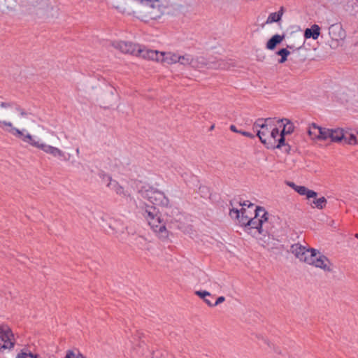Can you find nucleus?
<instances>
[{
	"label": "nucleus",
	"mask_w": 358,
	"mask_h": 358,
	"mask_svg": "<svg viewBox=\"0 0 358 358\" xmlns=\"http://www.w3.org/2000/svg\"><path fill=\"white\" fill-rule=\"evenodd\" d=\"M0 128L27 145L50 157L64 161L70 159L71 155H66L58 146L62 135L52 134V140L43 141L34 134V131H42L43 127L36 124L29 113L11 103H0Z\"/></svg>",
	"instance_id": "nucleus-1"
},
{
	"label": "nucleus",
	"mask_w": 358,
	"mask_h": 358,
	"mask_svg": "<svg viewBox=\"0 0 358 358\" xmlns=\"http://www.w3.org/2000/svg\"><path fill=\"white\" fill-rule=\"evenodd\" d=\"M148 202H143L140 208L144 219L153 232L161 239H166L169 236V224L174 221L171 217L178 210L169 209L164 215L159 213L155 206H166L169 199L165 194L157 189H151L146 192Z\"/></svg>",
	"instance_id": "nucleus-2"
},
{
	"label": "nucleus",
	"mask_w": 358,
	"mask_h": 358,
	"mask_svg": "<svg viewBox=\"0 0 358 358\" xmlns=\"http://www.w3.org/2000/svg\"><path fill=\"white\" fill-rule=\"evenodd\" d=\"M257 136L261 142L268 148H280L285 145V138L280 136L276 125V118H266L259 120L255 124Z\"/></svg>",
	"instance_id": "nucleus-3"
},
{
	"label": "nucleus",
	"mask_w": 358,
	"mask_h": 358,
	"mask_svg": "<svg viewBox=\"0 0 358 358\" xmlns=\"http://www.w3.org/2000/svg\"><path fill=\"white\" fill-rule=\"evenodd\" d=\"M240 209L233 208L230 210L229 215L232 219L236 220L241 226L247 227L249 220L255 215L257 207L252 203L244 202L241 204Z\"/></svg>",
	"instance_id": "nucleus-4"
},
{
	"label": "nucleus",
	"mask_w": 358,
	"mask_h": 358,
	"mask_svg": "<svg viewBox=\"0 0 358 358\" xmlns=\"http://www.w3.org/2000/svg\"><path fill=\"white\" fill-rule=\"evenodd\" d=\"M289 252L301 263L311 266L313 264V249L295 243L291 245Z\"/></svg>",
	"instance_id": "nucleus-5"
},
{
	"label": "nucleus",
	"mask_w": 358,
	"mask_h": 358,
	"mask_svg": "<svg viewBox=\"0 0 358 358\" xmlns=\"http://www.w3.org/2000/svg\"><path fill=\"white\" fill-rule=\"evenodd\" d=\"M268 213L264 208L257 207V211L252 218L249 220L248 227L252 229H257L259 234L263 233V227L268 222Z\"/></svg>",
	"instance_id": "nucleus-6"
},
{
	"label": "nucleus",
	"mask_w": 358,
	"mask_h": 358,
	"mask_svg": "<svg viewBox=\"0 0 358 358\" xmlns=\"http://www.w3.org/2000/svg\"><path fill=\"white\" fill-rule=\"evenodd\" d=\"M20 6L24 8H34V9L48 12L53 8L50 0H20Z\"/></svg>",
	"instance_id": "nucleus-7"
},
{
	"label": "nucleus",
	"mask_w": 358,
	"mask_h": 358,
	"mask_svg": "<svg viewBox=\"0 0 358 358\" xmlns=\"http://www.w3.org/2000/svg\"><path fill=\"white\" fill-rule=\"evenodd\" d=\"M315 267L322 269L325 273H333L334 266L331 261L325 255L315 250Z\"/></svg>",
	"instance_id": "nucleus-8"
},
{
	"label": "nucleus",
	"mask_w": 358,
	"mask_h": 358,
	"mask_svg": "<svg viewBox=\"0 0 358 358\" xmlns=\"http://www.w3.org/2000/svg\"><path fill=\"white\" fill-rule=\"evenodd\" d=\"M0 343L4 349H10L14 345V336L7 326H0Z\"/></svg>",
	"instance_id": "nucleus-9"
},
{
	"label": "nucleus",
	"mask_w": 358,
	"mask_h": 358,
	"mask_svg": "<svg viewBox=\"0 0 358 358\" xmlns=\"http://www.w3.org/2000/svg\"><path fill=\"white\" fill-rule=\"evenodd\" d=\"M113 46L124 54H130L136 57L138 48H141V46L132 43L122 41H114L113 43Z\"/></svg>",
	"instance_id": "nucleus-10"
},
{
	"label": "nucleus",
	"mask_w": 358,
	"mask_h": 358,
	"mask_svg": "<svg viewBox=\"0 0 358 358\" xmlns=\"http://www.w3.org/2000/svg\"><path fill=\"white\" fill-rule=\"evenodd\" d=\"M200 59L203 60V58L194 57L190 54L178 55V63L183 66H191L194 68H199L206 64L204 61L200 62Z\"/></svg>",
	"instance_id": "nucleus-11"
},
{
	"label": "nucleus",
	"mask_w": 358,
	"mask_h": 358,
	"mask_svg": "<svg viewBox=\"0 0 358 358\" xmlns=\"http://www.w3.org/2000/svg\"><path fill=\"white\" fill-rule=\"evenodd\" d=\"M162 52H159L157 50L142 48L141 47L140 48H138L137 57L160 63L161 57L162 56Z\"/></svg>",
	"instance_id": "nucleus-12"
},
{
	"label": "nucleus",
	"mask_w": 358,
	"mask_h": 358,
	"mask_svg": "<svg viewBox=\"0 0 358 358\" xmlns=\"http://www.w3.org/2000/svg\"><path fill=\"white\" fill-rule=\"evenodd\" d=\"M276 125L278 126L279 127H283L280 133V136H283L284 138L285 135H289L292 134L294 131V124L290 120L287 118H276Z\"/></svg>",
	"instance_id": "nucleus-13"
},
{
	"label": "nucleus",
	"mask_w": 358,
	"mask_h": 358,
	"mask_svg": "<svg viewBox=\"0 0 358 358\" xmlns=\"http://www.w3.org/2000/svg\"><path fill=\"white\" fill-rule=\"evenodd\" d=\"M107 187L122 197L126 198L130 196L128 191L126 190L117 181L113 180L110 177H108Z\"/></svg>",
	"instance_id": "nucleus-14"
},
{
	"label": "nucleus",
	"mask_w": 358,
	"mask_h": 358,
	"mask_svg": "<svg viewBox=\"0 0 358 358\" xmlns=\"http://www.w3.org/2000/svg\"><path fill=\"white\" fill-rule=\"evenodd\" d=\"M285 184L292 188L301 196H305L306 199H309L313 197V191L308 189L305 186L297 185L292 181H286Z\"/></svg>",
	"instance_id": "nucleus-15"
},
{
	"label": "nucleus",
	"mask_w": 358,
	"mask_h": 358,
	"mask_svg": "<svg viewBox=\"0 0 358 358\" xmlns=\"http://www.w3.org/2000/svg\"><path fill=\"white\" fill-rule=\"evenodd\" d=\"M329 35L335 41H341L345 38V33L338 24L331 25L329 28Z\"/></svg>",
	"instance_id": "nucleus-16"
},
{
	"label": "nucleus",
	"mask_w": 358,
	"mask_h": 358,
	"mask_svg": "<svg viewBox=\"0 0 358 358\" xmlns=\"http://www.w3.org/2000/svg\"><path fill=\"white\" fill-rule=\"evenodd\" d=\"M285 35L275 34L266 43V48L268 50H273L285 39Z\"/></svg>",
	"instance_id": "nucleus-17"
},
{
	"label": "nucleus",
	"mask_w": 358,
	"mask_h": 358,
	"mask_svg": "<svg viewBox=\"0 0 358 358\" xmlns=\"http://www.w3.org/2000/svg\"><path fill=\"white\" fill-rule=\"evenodd\" d=\"M160 63L163 64L171 65L178 63V54L171 52H162Z\"/></svg>",
	"instance_id": "nucleus-18"
},
{
	"label": "nucleus",
	"mask_w": 358,
	"mask_h": 358,
	"mask_svg": "<svg viewBox=\"0 0 358 358\" xmlns=\"http://www.w3.org/2000/svg\"><path fill=\"white\" fill-rule=\"evenodd\" d=\"M284 12H285V9L282 6L280 8V10L278 12H274V13H270L266 19V24H272L274 22H280L282 19Z\"/></svg>",
	"instance_id": "nucleus-19"
},
{
	"label": "nucleus",
	"mask_w": 358,
	"mask_h": 358,
	"mask_svg": "<svg viewBox=\"0 0 358 358\" xmlns=\"http://www.w3.org/2000/svg\"><path fill=\"white\" fill-rule=\"evenodd\" d=\"M345 131L342 129L337 128L335 129H331L330 137L331 141L333 142H341L345 137Z\"/></svg>",
	"instance_id": "nucleus-20"
},
{
	"label": "nucleus",
	"mask_w": 358,
	"mask_h": 358,
	"mask_svg": "<svg viewBox=\"0 0 358 358\" xmlns=\"http://www.w3.org/2000/svg\"><path fill=\"white\" fill-rule=\"evenodd\" d=\"M345 136L343 141L345 143L349 145H356L358 143V133L354 134L345 131Z\"/></svg>",
	"instance_id": "nucleus-21"
},
{
	"label": "nucleus",
	"mask_w": 358,
	"mask_h": 358,
	"mask_svg": "<svg viewBox=\"0 0 358 358\" xmlns=\"http://www.w3.org/2000/svg\"><path fill=\"white\" fill-rule=\"evenodd\" d=\"M315 129H317L318 130V134L315 133V136L316 138L319 140H326L330 137L331 129L320 127H317L315 125Z\"/></svg>",
	"instance_id": "nucleus-22"
},
{
	"label": "nucleus",
	"mask_w": 358,
	"mask_h": 358,
	"mask_svg": "<svg viewBox=\"0 0 358 358\" xmlns=\"http://www.w3.org/2000/svg\"><path fill=\"white\" fill-rule=\"evenodd\" d=\"M327 200L324 196L317 198V193L315 192V208L322 210L327 206Z\"/></svg>",
	"instance_id": "nucleus-23"
},
{
	"label": "nucleus",
	"mask_w": 358,
	"mask_h": 358,
	"mask_svg": "<svg viewBox=\"0 0 358 358\" xmlns=\"http://www.w3.org/2000/svg\"><path fill=\"white\" fill-rule=\"evenodd\" d=\"M275 54L280 57L278 59L279 64H283L287 60V57L290 55V52L287 48H282L277 51Z\"/></svg>",
	"instance_id": "nucleus-24"
},
{
	"label": "nucleus",
	"mask_w": 358,
	"mask_h": 358,
	"mask_svg": "<svg viewBox=\"0 0 358 358\" xmlns=\"http://www.w3.org/2000/svg\"><path fill=\"white\" fill-rule=\"evenodd\" d=\"M196 295L203 299V301L206 302V303L209 306H213V303L212 301L208 299L207 297L210 296V292L207 291H196L195 292Z\"/></svg>",
	"instance_id": "nucleus-25"
},
{
	"label": "nucleus",
	"mask_w": 358,
	"mask_h": 358,
	"mask_svg": "<svg viewBox=\"0 0 358 358\" xmlns=\"http://www.w3.org/2000/svg\"><path fill=\"white\" fill-rule=\"evenodd\" d=\"M64 358H85L78 351L68 350Z\"/></svg>",
	"instance_id": "nucleus-26"
},
{
	"label": "nucleus",
	"mask_w": 358,
	"mask_h": 358,
	"mask_svg": "<svg viewBox=\"0 0 358 358\" xmlns=\"http://www.w3.org/2000/svg\"><path fill=\"white\" fill-rule=\"evenodd\" d=\"M38 355L33 354L31 352H27L24 351H20L16 355V358H38Z\"/></svg>",
	"instance_id": "nucleus-27"
},
{
	"label": "nucleus",
	"mask_w": 358,
	"mask_h": 358,
	"mask_svg": "<svg viewBox=\"0 0 358 358\" xmlns=\"http://www.w3.org/2000/svg\"><path fill=\"white\" fill-rule=\"evenodd\" d=\"M312 36L313 37V27L306 29L304 33V37L306 38H309Z\"/></svg>",
	"instance_id": "nucleus-28"
},
{
	"label": "nucleus",
	"mask_w": 358,
	"mask_h": 358,
	"mask_svg": "<svg viewBox=\"0 0 358 358\" xmlns=\"http://www.w3.org/2000/svg\"><path fill=\"white\" fill-rule=\"evenodd\" d=\"M224 300H225V298L224 296L218 297L217 299L216 300L215 303H213V306L219 305L220 303L224 302Z\"/></svg>",
	"instance_id": "nucleus-29"
},
{
	"label": "nucleus",
	"mask_w": 358,
	"mask_h": 358,
	"mask_svg": "<svg viewBox=\"0 0 358 358\" xmlns=\"http://www.w3.org/2000/svg\"><path fill=\"white\" fill-rule=\"evenodd\" d=\"M320 28L318 25L315 24V39L317 38V36L320 35Z\"/></svg>",
	"instance_id": "nucleus-30"
},
{
	"label": "nucleus",
	"mask_w": 358,
	"mask_h": 358,
	"mask_svg": "<svg viewBox=\"0 0 358 358\" xmlns=\"http://www.w3.org/2000/svg\"><path fill=\"white\" fill-rule=\"evenodd\" d=\"M76 152L77 155H78L80 154V149H79V148H76Z\"/></svg>",
	"instance_id": "nucleus-31"
},
{
	"label": "nucleus",
	"mask_w": 358,
	"mask_h": 358,
	"mask_svg": "<svg viewBox=\"0 0 358 358\" xmlns=\"http://www.w3.org/2000/svg\"><path fill=\"white\" fill-rule=\"evenodd\" d=\"M7 9L10 11H13L14 10L12 7H9V6L7 7Z\"/></svg>",
	"instance_id": "nucleus-32"
},
{
	"label": "nucleus",
	"mask_w": 358,
	"mask_h": 358,
	"mask_svg": "<svg viewBox=\"0 0 358 358\" xmlns=\"http://www.w3.org/2000/svg\"><path fill=\"white\" fill-rule=\"evenodd\" d=\"M243 134L246 136H250V134L248 132H244Z\"/></svg>",
	"instance_id": "nucleus-33"
},
{
	"label": "nucleus",
	"mask_w": 358,
	"mask_h": 358,
	"mask_svg": "<svg viewBox=\"0 0 358 358\" xmlns=\"http://www.w3.org/2000/svg\"><path fill=\"white\" fill-rule=\"evenodd\" d=\"M231 129L236 131V129H235V127L234 126H231Z\"/></svg>",
	"instance_id": "nucleus-34"
},
{
	"label": "nucleus",
	"mask_w": 358,
	"mask_h": 358,
	"mask_svg": "<svg viewBox=\"0 0 358 358\" xmlns=\"http://www.w3.org/2000/svg\"><path fill=\"white\" fill-rule=\"evenodd\" d=\"M308 134H309V135H311V134H312V131H311L310 129H308Z\"/></svg>",
	"instance_id": "nucleus-35"
},
{
	"label": "nucleus",
	"mask_w": 358,
	"mask_h": 358,
	"mask_svg": "<svg viewBox=\"0 0 358 358\" xmlns=\"http://www.w3.org/2000/svg\"><path fill=\"white\" fill-rule=\"evenodd\" d=\"M63 137H64L65 139H67V138H68V137H67V136H66V134H64V135H63Z\"/></svg>",
	"instance_id": "nucleus-36"
},
{
	"label": "nucleus",
	"mask_w": 358,
	"mask_h": 358,
	"mask_svg": "<svg viewBox=\"0 0 358 358\" xmlns=\"http://www.w3.org/2000/svg\"><path fill=\"white\" fill-rule=\"evenodd\" d=\"M355 238H357L358 239V234H356L355 235Z\"/></svg>",
	"instance_id": "nucleus-37"
},
{
	"label": "nucleus",
	"mask_w": 358,
	"mask_h": 358,
	"mask_svg": "<svg viewBox=\"0 0 358 358\" xmlns=\"http://www.w3.org/2000/svg\"><path fill=\"white\" fill-rule=\"evenodd\" d=\"M213 128H214V126L213 125V126H211L210 129H213Z\"/></svg>",
	"instance_id": "nucleus-38"
},
{
	"label": "nucleus",
	"mask_w": 358,
	"mask_h": 358,
	"mask_svg": "<svg viewBox=\"0 0 358 358\" xmlns=\"http://www.w3.org/2000/svg\"><path fill=\"white\" fill-rule=\"evenodd\" d=\"M1 348H1V343H0V349H1Z\"/></svg>",
	"instance_id": "nucleus-39"
},
{
	"label": "nucleus",
	"mask_w": 358,
	"mask_h": 358,
	"mask_svg": "<svg viewBox=\"0 0 358 358\" xmlns=\"http://www.w3.org/2000/svg\"><path fill=\"white\" fill-rule=\"evenodd\" d=\"M357 2H358V0H357Z\"/></svg>",
	"instance_id": "nucleus-40"
}]
</instances>
